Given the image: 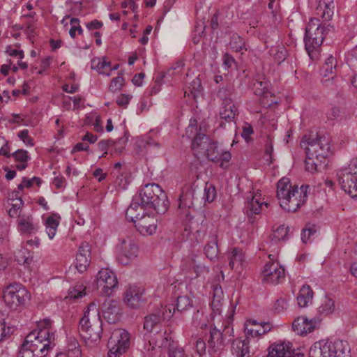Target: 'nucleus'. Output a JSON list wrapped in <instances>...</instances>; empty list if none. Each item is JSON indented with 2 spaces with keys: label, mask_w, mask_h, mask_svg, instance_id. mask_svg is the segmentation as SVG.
Instances as JSON below:
<instances>
[{
  "label": "nucleus",
  "mask_w": 357,
  "mask_h": 357,
  "mask_svg": "<svg viewBox=\"0 0 357 357\" xmlns=\"http://www.w3.org/2000/svg\"><path fill=\"white\" fill-rule=\"evenodd\" d=\"M309 185H301L300 190L292 186L288 178H283L278 183L277 197L280 206L289 212H295L305 202Z\"/></svg>",
  "instance_id": "nucleus-1"
},
{
  "label": "nucleus",
  "mask_w": 357,
  "mask_h": 357,
  "mask_svg": "<svg viewBox=\"0 0 357 357\" xmlns=\"http://www.w3.org/2000/svg\"><path fill=\"white\" fill-rule=\"evenodd\" d=\"M102 320L98 306L96 303L89 304L79 322L78 331L87 344L99 341L102 333Z\"/></svg>",
  "instance_id": "nucleus-2"
},
{
  "label": "nucleus",
  "mask_w": 357,
  "mask_h": 357,
  "mask_svg": "<svg viewBox=\"0 0 357 357\" xmlns=\"http://www.w3.org/2000/svg\"><path fill=\"white\" fill-rule=\"evenodd\" d=\"M334 30L333 26L330 24L326 26L322 25L317 17L310 19L305 28L304 41L305 50L311 59L317 56L325 37Z\"/></svg>",
  "instance_id": "nucleus-3"
},
{
  "label": "nucleus",
  "mask_w": 357,
  "mask_h": 357,
  "mask_svg": "<svg viewBox=\"0 0 357 357\" xmlns=\"http://www.w3.org/2000/svg\"><path fill=\"white\" fill-rule=\"evenodd\" d=\"M139 198L145 208L156 213L164 214L168 209L167 196L156 183L145 185L140 190Z\"/></svg>",
  "instance_id": "nucleus-4"
},
{
  "label": "nucleus",
  "mask_w": 357,
  "mask_h": 357,
  "mask_svg": "<svg viewBox=\"0 0 357 357\" xmlns=\"http://www.w3.org/2000/svg\"><path fill=\"white\" fill-rule=\"evenodd\" d=\"M330 143L328 137L311 132L302 137L300 144L306 155H315L316 159L321 162L331 153Z\"/></svg>",
  "instance_id": "nucleus-5"
},
{
  "label": "nucleus",
  "mask_w": 357,
  "mask_h": 357,
  "mask_svg": "<svg viewBox=\"0 0 357 357\" xmlns=\"http://www.w3.org/2000/svg\"><path fill=\"white\" fill-rule=\"evenodd\" d=\"M309 357H350L348 345L342 340H320L310 348Z\"/></svg>",
  "instance_id": "nucleus-6"
},
{
  "label": "nucleus",
  "mask_w": 357,
  "mask_h": 357,
  "mask_svg": "<svg viewBox=\"0 0 357 357\" xmlns=\"http://www.w3.org/2000/svg\"><path fill=\"white\" fill-rule=\"evenodd\" d=\"M3 298L6 305L13 310L24 306L30 295L26 288L20 283H10L3 291Z\"/></svg>",
  "instance_id": "nucleus-7"
},
{
  "label": "nucleus",
  "mask_w": 357,
  "mask_h": 357,
  "mask_svg": "<svg viewBox=\"0 0 357 357\" xmlns=\"http://www.w3.org/2000/svg\"><path fill=\"white\" fill-rule=\"evenodd\" d=\"M342 189L352 198L357 199V157L338 174Z\"/></svg>",
  "instance_id": "nucleus-8"
},
{
  "label": "nucleus",
  "mask_w": 357,
  "mask_h": 357,
  "mask_svg": "<svg viewBox=\"0 0 357 357\" xmlns=\"http://www.w3.org/2000/svg\"><path fill=\"white\" fill-rule=\"evenodd\" d=\"M130 333L122 328L114 330L108 340V357H121L130 346Z\"/></svg>",
  "instance_id": "nucleus-9"
},
{
  "label": "nucleus",
  "mask_w": 357,
  "mask_h": 357,
  "mask_svg": "<svg viewBox=\"0 0 357 357\" xmlns=\"http://www.w3.org/2000/svg\"><path fill=\"white\" fill-rule=\"evenodd\" d=\"M197 131V121L195 119L190 120V124L186 128V135L188 137H192L195 133L193 141L192 142V149L197 158L201 157L204 153H206V149L212 142L208 137L205 134L198 133Z\"/></svg>",
  "instance_id": "nucleus-10"
},
{
  "label": "nucleus",
  "mask_w": 357,
  "mask_h": 357,
  "mask_svg": "<svg viewBox=\"0 0 357 357\" xmlns=\"http://www.w3.org/2000/svg\"><path fill=\"white\" fill-rule=\"evenodd\" d=\"M230 328L227 326L223 331L218 329L215 326H211L209 331V335L207 337V345L208 352L212 354L221 352L225 345L226 341H231V338H227V333H229Z\"/></svg>",
  "instance_id": "nucleus-11"
},
{
  "label": "nucleus",
  "mask_w": 357,
  "mask_h": 357,
  "mask_svg": "<svg viewBox=\"0 0 357 357\" xmlns=\"http://www.w3.org/2000/svg\"><path fill=\"white\" fill-rule=\"evenodd\" d=\"M175 311L172 305L162 306L144 317V328L149 332L162 321H169Z\"/></svg>",
  "instance_id": "nucleus-12"
},
{
  "label": "nucleus",
  "mask_w": 357,
  "mask_h": 357,
  "mask_svg": "<svg viewBox=\"0 0 357 357\" xmlns=\"http://www.w3.org/2000/svg\"><path fill=\"white\" fill-rule=\"evenodd\" d=\"M138 252V246L133 238H123L119 247L117 259L122 265H128L137 257Z\"/></svg>",
  "instance_id": "nucleus-13"
},
{
  "label": "nucleus",
  "mask_w": 357,
  "mask_h": 357,
  "mask_svg": "<svg viewBox=\"0 0 357 357\" xmlns=\"http://www.w3.org/2000/svg\"><path fill=\"white\" fill-rule=\"evenodd\" d=\"M96 284L98 288H102V292L109 296L117 287L116 275L108 268H102L97 274Z\"/></svg>",
  "instance_id": "nucleus-14"
},
{
  "label": "nucleus",
  "mask_w": 357,
  "mask_h": 357,
  "mask_svg": "<svg viewBox=\"0 0 357 357\" xmlns=\"http://www.w3.org/2000/svg\"><path fill=\"white\" fill-rule=\"evenodd\" d=\"M263 275L266 282L277 284L284 278V268L278 262H269L265 265Z\"/></svg>",
  "instance_id": "nucleus-15"
},
{
  "label": "nucleus",
  "mask_w": 357,
  "mask_h": 357,
  "mask_svg": "<svg viewBox=\"0 0 357 357\" xmlns=\"http://www.w3.org/2000/svg\"><path fill=\"white\" fill-rule=\"evenodd\" d=\"M194 195L195 189L192 187H189L185 191H183L179 196L178 211L179 214L186 220L191 218L190 210L193 205Z\"/></svg>",
  "instance_id": "nucleus-16"
},
{
  "label": "nucleus",
  "mask_w": 357,
  "mask_h": 357,
  "mask_svg": "<svg viewBox=\"0 0 357 357\" xmlns=\"http://www.w3.org/2000/svg\"><path fill=\"white\" fill-rule=\"evenodd\" d=\"M91 261V246L89 243L83 242L79 246L76 259L75 268L79 273H84L89 266Z\"/></svg>",
  "instance_id": "nucleus-17"
},
{
  "label": "nucleus",
  "mask_w": 357,
  "mask_h": 357,
  "mask_svg": "<svg viewBox=\"0 0 357 357\" xmlns=\"http://www.w3.org/2000/svg\"><path fill=\"white\" fill-rule=\"evenodd\" d=\"M17 223V230L21 234H36L40 229V226L34 222V219L31 215H18Z\"/></svg>",
  "instance_id": "nucleus-18"
},
{
  "label": "nucleus",
  "mask_w": 357,
  "mask_h": 357,
  "mask_svg": "<svg viewBox=\"0 0 357 357\" xmlns=\"http://www.w3.org/2000/svg\"><path fill=\"white\" fill-rule=\"evenodd\" d=\"M157 222L158 220L155 217L146 215L134 222V223L135 227L142 235L150 236L155 232Z\"/></svg>",
  "instance_id": "nucleus-19"
},
{
  "label": "nucleus",
  "mask_w": 357,
  "mask_h": 357,
  "mask_svg": "<svg viewBox=\"0 0 357 357\" xmlns=\"http://www.w3.org/2000/svg\"><path fill=\"white\" fill-rule=\"evenodd\" d=\"M183 270L189 272L191 278H204L209 273L208 268L195 258H191L189 266L183 264Z\"/></svg>",
  "instance_id": "nucleus-20"
},
{
  "label": "nucleus",
  "mask_w": 357,
  "mask_h": 357,
  "mask_svg": "<svg viewBox=\"0 0 357 357\" xmlns=\"http://www.w3.org/2000/svg\"><path fill=\"white\" fill-rule=\"evenodd\" d=\"M143 289L135 286L130 287L125 293V302L131 307L137 308L143 301Z\"/></svg>",
  "instance_id": "nucleus-21"
},
{
  "label": "nucleus",
  "mask_w": 357,
  "mask_h": 357,
  "mask_svg": "<svg viewBox=\"0 0 357 357\" xmlns=\"http://www.w3.org/2000/svg\"><path fill=\"white\" fill-rule=\"evenodd\" d=\"M334 0H319L315 13L318 17L328 21L334 15Z\"/></svg>",
  "instance_id": "nucleus-22"
},
{
  "label": "nucleus",
  "mask_w": 357,
  "mask_h": 357,
  "mask_svg": "<svg viewBox=\"0 0 357 357\" xmlns=\"http://www.w3.org/2000/svg\"><path fill=\"white\" fill-rule=\"evenodd\" d=\"M314 328V325L312 319L309 320L304 316L297 317L292 324V329L300 335H307L312 332Z\"/></svg>",
  "instance_id": "nucleus-23"
},
{
  "label": "nucleus",
  "mask_w": 357,
  "mask_h": 357,
  "mask_svg": "<svg viewBox=\"0 0 357 357\" xmlns=\"http://www.w3.org/2000/svg\"><path fill=\"white\" fill-rule=\"evenodd\" d=\"M263 204L266 206H268L267 203L261 201L260 195H257L253 196L252 198L246 203L245 206V211L250 222H254V220H252V215L259 214L262 211Z\"/></svg>",
  "instance_id": "nucleus-24"
},
{
  "label": "nucleus",
  "mask_w": 357,
  "mask_h": 357,
  "mask_svg": "<svg viewBox=\"0 0 357 357\" xmlns=\"http://www.w3.org/2000/svg\"><path fill=\"white\" fill-rule=\"evenodd\" d=\"M270 330L269 324L266 323L259 324L255 320H249L248 324H245V328L246 335H250L252 337L261 336Z\"/></svg>",
  "instance_id": "nucleus-25"
},
{
  "label": "nucleus",
  "mask_w": 357,
  "mask_h": 357,
  "mask_svg": "<svg viewBox=\"0 0 357 357\" xmlns=\"http://www.w3.org/2000/svg\"><path fill=\"white\" fill-rule=\"evenodd\" d=\"M146 210L148 209L145 208L142 202L139 203L137 201L133 200L126 210V217L128 220L134 222L140 218L147 215L145 213Z\"/></svg>",
  "instance_id": "nucleus-26"
},
{
  "label": "nucleus",
  "mask_w": 357,
  "mask_h": 357,
  "mask_svg": "<svg viewBox=\"0 0 357 357\" xmlns=\"http://www.w3.org/2000/svg\"><path fill=\"white\" fill-rule=\"evenodd\" d=\"M103 317L109 324H115L120 319V307L116 301H111L103 312Z\"/></svg>",
  "instance_id": "nucleus-27"
},
{
  "label": "nucleus",
  "mask_w": 357,
  "mask_h": 357,
  "mask_svg": "<svg viewBox=\"0 0 357 357\" xmlns=\"http://www.w3.org/2000/svg\"><path fill=\"white\" fill-rule=\"evenodd\" d=\"M42 340H38V343H36L37 347L36 349V353L40 355L41 357H45L50 349L54 345L53 341L54 340V334L53 332L49 331V335H47Z\"/></svg>",
  "instance_id": "nucleus-28"
},
{
  "label": "nucleus",
  "mask_w": 357,
  "mask_h": 357,
  "mask_svg": "<svg viewBox=\"0 0 357 357\" xmlns=\"http://www.w3.org/2000/svg\"><path fill=\"white\" fill-rule=\"evenodd\" d=\"M291 346L290 342L276 344L271 351H269L266 357H291Z\"/></svg>",
  "instance_id": "nucleus-29"
},
{
  "label": "nucleus",
  "mask_w": 357,
  "mask_h": 357,
  "mask_svg": "<svg viewBox=\"0 0 357 357\" xmlns=\"http://www.w3.org/2000/svg\"><path fill=\"white\" fill-rule=\"evenodd\" d=\"M47 335H49V331L46 329L35 330L26 336L22 345L36 348L37 345L36 343H38V340H42V338L47 337Z\"/></svg>",
  "instance_id": "nucleus-30"
},
{
  "label": "nucleus",
  "mask_w": 357,
  "mask_h": 357,
  "mask_svg": "<svg viewBox=\"0 0 357 357\" xmlns=\"http://www.w3.org/2000/svg\"><path fill=\"white\" fill-rule=\"evenodd\" d=\"M231 351L237 357H250L248 347V337L246 340H236L231 344Z\"/></svg>",
  "instance_id": "nucleus-31"
},
{
  "label": "nucleus",
  "mask_w": 357,
  "mask_h": 357,
  "mask_svg": "<svg viewBox=\"0 0 357 357\" xmlns=\"http://www.w3.org/2000/svg\"><path fill=\"white\" fill-rule=\"evenodd\" d=\"M313 291L308 284L303 285L297 296L298 304L301 307H307L312 302Z\"/></svg>",
  "instance_id": "nucleus-32"
},
{
  "label": "nucleus",
  "mask_w": 357,
  "mask_h": 357,
  "mask_svg": "<svg viewBox=\"0 0 357 357\" xmlns=\"http://www.w3.org/2000/svg\"><path fill=\"white\" fill-rule=\"evenodd\" d=\"M204 253L207 258L213 261L217 258L218 253V240L216 235H211L204 247Z\"/></svg>",
  "instance_id": "nucleus-33"
},
{
  "label": "nucleus",
  "mask_w": 357,
  "mask_h": 357,
  "mask_svg": "<svg viewBox=\"0 0 357 357\" xmlns=\"http://www.w3.org/2000/svg\"><path fill=\"white\" fill-rule=\"evenodd\" d=\"M337 60L333 56H329L325 61L322 66L320 73L322 76L326 77L331 75V79H333L336 73Z\"/></svg>",
  "instance_id": "nucleus-34"
},
{
  "label": "nucleus",
  "mask_w": 357,
  "mask_h": 357,
  "mask_svg": "<svg viewBox=\"0 0 357 357\" xmlns=\"http://www.w3.org/2000/svg\"><path fill=\"white\" fill-rule=\"evenodd\" d=\"M236 109L233 103V101H229L228 103L225 102L222 104L220 110V116L222 119L225 120L227 122H231L236 116Z\"/></svg>",
  "instance_id": "nucleus-35"
},
{
  "label": "nucleus",
  "mask_w": 357,
  "mask_h": 357,
  "mask_svg": "<svg viewBox=\"0 0 357 357\" xmlns=\"http://www.w3.org/2000/svg\"><path fill=\"white\" fill-rule=\"evenodd\" d=\"M229 265L231 269L238 270L244 261L243 252L238 248H234L228 255Z\"/></svg>",
  "instance_id": "nucleus-36"
},
{
  "label": "nucleus",
  "mask_w": 357,
  "mask_h": 357,
  "mask_svg": "<svg viewBox=\"0 0 357 357\" xmlns=\"http://www.w3.org/2000/svg\"><path fill=\"white\" fill-rule=\"evenodd\" d=\"M252 89L257 96H265L268 93V83L261 79V77H256L251 82Z\"/></svg>",
  "instance_id": "nucleus-37"
},
{
  "label": "nucleus",
  "mask_w": 357,
  "mask_h": 357,
  "mask_svg": "<svg viewBox=\"0 0 357 357\" xmlns=\"http://www.w3.org/2000/svg\"><path fill=\"white\" fill-rule=\"evenodd\" d=\"M230 47L236 52L243 54L247 51L246 45L243 39L236 33H232L229 41Z\"/></svg>",
  "instance_id": "nucleus-38"
},
{
  "label": "nucleus",
  "mask_w": 357,
  "mask_h": 357,
  "mask_svg": "<svg viewBox=\"0 0 357 357\" xmlns=\"http://www.w3.org/2000/svg\"><path fill=\"white\" fill-rule=\"evenodd\" d=\"M223 298V291L220 284H216L213 287V301L211 302V308L215 313H219V307L221 305V301Z\"/></svg>",
  "instance_id": "nucleus-39"
},
{
  "label": "nucleus",
  "mask_w": 357,
  "mask_h": 357,
  "mask_svg": "<svg viewBox=\"0 0 357 357\" xmlns=\"http://www.w3.org/2000/svg\"><path fill=\"white\" fill-rule=\"evenodd\" d=\"M220 151L218 149V146L215 142H212L211 144L208 146V147L206 150V153H204L203 155L201 156H204L207 158L208 160L218 162H220Z\"/></svg>",
  "instance_id": "nucleus-40"
},
{
  "label": "nucleus",
  "mask_w": 357,
  "mask_h": 357,
  "mask_svg": "<svg viewBox=\"0 0 357 357\" xmlns=\"http://www.w3.org/2000/svg\"><path fill=\"white\" fill-rule=\"evenodd\" d=\"M15 259L19 264L29 266L33 261L29 251L26 248H22L15 255Z\"/></svg>",
  "instance_id": "nucleus-41"
},
{
  "label": "nucleus",
  "mask_w": 357,
  "mask_h": 357,
  "mask_svg": "<svg viewBox=\"0 0 357 357\" xmlns=\"http://www.w3.org/2000/svg\"><path fill=\"white\" fill-rule=\"evenodd\" d=\"M59 221L54 218V216H49L45 221L46 232L50 238L52 239L56 234Z\"/></svg>",
  "instance_id": "nucleus-42"
},
{
  "label": "nucleus",
  "mask_w": 357,
  "mask_h": 357,
  "mask_svg": "<svg viewBox=\"0 0 357 357\" xmlns=\"http://www.w3.org/2000/svg\"><path fill=\"white\" fill-rule=\"evenodd\" d=\"M334 308V301L328 297H325L321 305L319 307L318 310L320 314L326 316L331 314L333 312Z\"/></svg>",
  "instance_id": "nucleus-43"
},
{
  "label": "nucleus",
  "mask_w": 357,
  "mask_h": 357,
  "mask_svg": "<svg viewBox=\"0 0 357 357\" xmlns=\"http://www.w3.org/2000/svg\"><path fill=\"white\" fill-rule=\"evenodd\" d=\"M192 307V303L190 298L188 296H178L176 301V309L178 312L188 310Z\"/></svg>",
  "instance_id": "nucleus-44"
},
{
  "label": "nucleus",
  "mask_w": 357,
  "mask_h": 357,
  "mask_svg": "<svg viewBox=\"0 0 357 357\" xmlns=\"http://www.w3.org/2000/svg\"><path fill=\"white\" fill-rule=\"evenodd\" d=\"M270 54L274 57L276 62L280 63L285 59L287 51L283 46H276L271 47Z\"/></svg>",
  "instance_id": "nucleus-45"
},
{
  "label": "nucleus",
  "mask_w": 357,
  "mask_h": 357,
  "mask_svg": "<svg viewBox=\"0 0 357 357\" xmlns=\"http://www.w3.org/2000/svg\"><path fill=\"white\" fill-rule=\"evenodd\" d=\"M289 232V228L284 227V225H280L277 229L273 230V234L271 235V240L274 242H278L282 240H284Z\"/></svg>",
  "instance_id": "nucleus-46"
},
{
  "label": "nucleus",
  "mask_w": 357,
  "mask_h": 357,
  "mask_svg": "<svg viewBox=\"0 0 357 357\" xmlns=\"http://www.w3.org/2000/svg\"><path fill=\"white\" fill-rule=\"evenodd\" d=\"M218 96L222 100V104L232 101V89L230 86L222 87L218 91Z\"/></svg>",
  "instance_id": "nucleus-47"
},
{
  "label": "nucleus",
  "mask_w": 357,
  "mask_h": 357,
  "mask_svg": "<svg viewBox=\"0 0 357 357\" xmlns=\"http://www.w3.org/2000/svg\"><path fill=\"white\" fill-rule=\"evenodd\" d=\"M216 197V190L215 186L206 183L204 187V199L208 202H212Z\"/></svg>",
  "instance_id": "nucleus-48"
},
{
  "label": "nucleus",
  "mask_w": 357,
  "mask_h": 357,
  "mask_svg": "<svg viewBox=\"0 0 357 357\" xmlns=\"http://www.w3.org/2000/svg\"><path fill=\"white\" fill-rule=\"evenodd\" d=\"M36 349L25 345H21L17 357H41L36 353Z\"/></svg>",
  "instance_id": "nucleus-49"
},
{
  "label": "nucleus",
  "mask_w": 357,
  "mask_h": 357,
  "mask_svg": "<svg viewBox=\"0 0 357 357\" xmlns=\"http://www.w3.org/2000/svg\"><path fill=\"white\" fill-rule=\"evenodd\" d=\"M317 162L320 161L316 159L315 155H306L305 160L306 170L312 173L316 172L318 165Z\"/></svg>",
  "instance_id": "nucleus-50"
},
{
  "label": "nucleus",
  "mask_w": 357,
  "mask_h": 357,
  "mask_svg": "<svg viewBox=\"0 0 357 357\" xmlns=\"http://www.w3.org/2000/svg\"><path fill=\"white\" fill-rule=\"evenodd\" d=\"M110 65H111L110 62H108L105 59H103L102 61L98 59V63H97L96 67H94V68L98 70V72L100 74L109 76L110 73L109 72V68L110 67Z\"/></svg>",
  "instance_id": "nucleus-51"
},
{
  "label": "nucleus",
  "mask_w": 357,
  "mask_h": 357,
  "mask_svg": "<svg viewBox=\"0 0 357 357\" xmlns=\"http://www.w3.org/2000/svg\"><path fill=\"white\" fill-rule=\"evenodd\" d=\"M71 28L69 31L70 36L71 38H75L76 36V32L77 31L79 35L82 34L83 29L79 25V20L77 18H72L70 20Z\"/></svg>",
  "instance_id": "nucleus-52"
},
{
  "label": "nucleus",
  "mask_w": 357,
  "mask_h": 357,
  "mask_svg": "<svg viewBox=\"0 0 357 357\" xmlns=\"http://www.w3.org/2000/svg\"><path fill=\"white\" fill-rule=\"evenodd\" d=\"M127 141L128 138L126 137H121L116 142L112 140V148L114 149L116 153L121 154L125 149Z\"/></svg>",
  "instance_id": "nucleus-53"
},
{
  "label": "nucleus",
  "mask_w": 357,
  "mask_h": 357,
  "mask_svg": "<svg viewBox=\"0 0 357 357\" xmlns=\"http://www.w3.org/2000/svg\"><path fill=\"white\" fill-rule=\"evenodd\" d=\"M12 156L20 162H26L29 159L28 152L24 149H18L12 153Z\"/></svg>",
  "instance_id": "nucleus-54"
},
{
  "label": "nucleus",
  "mask_w": 357,
  "mask_h": 357,
  "mask_svg": "<svg viewBox=\"0 0 357 357\" xmlns=\"http://www.w3.org/2000/svg\"><path fill=\"white\" fill-rule=\"evenodd\" d=\"M124 78L122 75H119L116 77H114L109 85V89L112 91H116L120 90L123 84Z\"/></svg>",
  "instance_id": "nucleus-55"
},
{
  "label": "nucleus",
  "mask_w": 357,
  "mask_h": 357,
  "mask_svg": "<svg viewBox=\"0 0 357 357\" xmlns=\"http://www.w3.org/2000/svg\"><path fill=\"white\" fill-rule=\"evenodd\" d=\"M18 137L27 146H33L34 145L33 139L29 136V130L24 129L17 133Z\"/></svg>",
  "instance_id": "nucleus-56"
},
{
  "label": "nucleus",
  "mask_w": 357,
  "mask_h": 357,
  "mask_svg": "<svg viewBox=\"0 0 357 357\" xmlns=\"http://www.w3.org/2000/svg\"><path fill=\"white\" fill-rule=\"evenodd\" d=\"M169 357H187L184 354V350L182 347L177 346L170 345L168 351Z\"/></svg>",
  "instance_id": "nucleus-57"
},
{
  "label": "nucleus",
  "mask_w": 357,
  "mask_h": 357,
  "mask_svg": "<svg viewBox=\"0 0 357 357\" xmlns=\"http://www.w3.org/2000/svg\"><path fill=\"white\" fill-rule=\"evenodd\" d=\"M81 349H66V351L58 353L56 357H81Z\"/></svg>",
  "instance_id": "nucleus-58"
},
{
  "label": "nucleus",
  "mask_w": 357,
  "mask_h": 357,
  "mask_svg": "<svg viewBox=\"0 0 357 357\" xmlns=\"http://www.w3.org/2000/svg\"><path fill=\"white\" fill-rule=\"evenodd\" d=\"M287 305V301L284 298H280L275 301L273 310L275 312L279 313L286 310Z\"/></svg>",
  "instance_id": "nucleus-59"
},
{
  "label": "nucleus",
  "mask_w": 357,
  "mask_h": 357,
  "mask_svg": "<svg viewBox=\"0 0 357 357\" xmlns=\"http://www.w3.org/2000/svg\"><path fill=\"white\" fill-rule=\"evenodd\" d=\"M189 90L190 91L191 93L193 95V96H196L198 93L200 92L202 84L200 80L197 78L195 79L192 83L190 84V86L188 87Z\"/></svg>",
  "instance_id": "nucleus-60"
},
{
  "label": "nucleus",
  "mask_w": 357,
  "mask_h": 357,
  "mask_svg": "<svg viewBox=\"0 0 357 357\" xmlns=\"http://www.w3.org/2000/svg\"><path fill=\"white\" fill-rule=\"evenodd\" d=\"M273 151V146L271 139L269 137L267 139L265 146V153L266 155L268 156V158H266L267 161H269L270 163L273 162V158H272V153Z\"/></svg>",
  "instance_id": "nucleus-61"
},
{
  "label": "nucleus",
  "mask_w": 357,
  "mask_h": 357,
  "mask_svg": "<svg viewBox=\"0 0 357 357\" xmlns=\"http://www.w3.org/2000/svg\"><path fill=\"white\" fill-rule=\"evenodd\" d=\"M112 139L102 140V141L99 142V143L98 144V149L101 151H104L103 154L100 156V158L105 157V155L107 154V150L109 147H112Z\"/></svg>",
  "instance_id": "nucleus-62"
},
{
  "label": "nucleus",
  "mask_w": 357,
  "mask_h": 357,
  "mask_svg": "<svg viewBox=\"0 0 357 357\" xmlns=\"http://www.w3.org/2000/svg\"><path fill=\"white\" fill-rule=\"evenodd\" d=\"M66 349H80V346L77 339L74 337H69L67 339Z\"/></svg>",
  "instance_id": "nucleus-63"
},
{
  "label": "nucleus",
  "mask_w": 357,
  "mask_h": 357,
  "mask_svg": "<svg viewBox=\"0 0 357 357\" xmlns=\"http://www.w3.org/2000/svg\"><path fill=\"white\" fill-rule=\"evenodd\" d=\"M195 347L197 352L201 356L206 352V344L202 339L199 338L196 341Z\"/></svg>",
  "instance_id": "nucleus-64"
}]
</instances>
